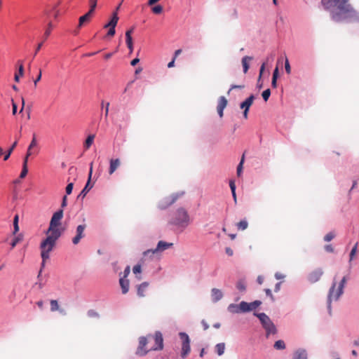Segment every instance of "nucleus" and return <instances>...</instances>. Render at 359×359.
Here are the masks:
<instances>
[{
  "label": "nucleus",
  "mask_w": 359,
  "mask_h": 359,
  "mask_svg": "<svg viewBox=\"0 0 359 359\" xmlns=\"http://www.w3.org/2000/svg\"><path fill=\"white\" fill-rule=\"evenodd\" d=\"M348 0H322L326 10H332L331 18L335 22H353L359 19L358 12L348 3Z\"/></svg>",
  "instance_id": "nucleus-1"
},
{
  "label": "nucleus",
  "mask_w": 359,
  "mask_h": 359,
  "mask_svg": "<svg viewBox=\"0 0 359 359\" xmlns=\"http://www.w3.org/2000/svg\"><path fill=\"white\" fill-rule=\"evenodd\" d=\"M46 238L41 243V256L42 259L47 260L49 259L50 252L53 250L57 240L60 237V236L46 233Z\"/></svg>",
  "instance_id": "nucleus-2"
},
{
  "label": "nucleus",
  "mask_w": 359,
  "mask_h": 359,
  "mask_svg": "<svg viewBox=\"0 0 359 359\" xmlns=\"http://www.w3.org/2000/svg\"><path fill=\"white\" fill-rule=\"evenodd\" d=\"M190 222L189 216L187 211L182 208H178L172 215L170 221L171 224L175 225L179 228H186Z\"/></svg>",
  "instance_id": "nucleus-3"
},
{
  "label": "nucleus",
  "mask_w": 359,
  "mask_h": 359,
  "mask_svg": "<svg viewBox=\"0 0 359 359\" xmlns=\"http://www.w3.org/2000/svg\"><path fill=\"white\" fill-rule=\"evenodd\" d=\"M63 217V210L60 209L55 212L50 221L49 227L46 231V233H52L57 236H61L62 229H60L61 224V219Z\"/></svg>",
  "instance_id": "nucleus-4"
},
{
  "label": "nucleus",
  "mask_w": 359,
  "mask_h": 359,
  "mask_svg": "<svg viewBox=\"0 0 359 359\" xmlns=\"http://www.w3.org/2000/svg\"><path fill=\"white\" fill-rule=\"evenodd\" d=\"M346 282V276H344L339 283L337 290H335L337 283L335 281L333 282L328 294V309L330 314H331V302L332 300H337L339 298V297L342 294L343 289L344 287Z\"/></svg>",
  "instance_id": "nucleus-5"
},
{
  "label": "nucleus",
  "mask_w": 359,
  "mask_h": 359,
  "mask_svg": "<svg viewBox=\"0 0 359 359\" xmlns=\"http://www.w3.org/2000/svg\"><path fill=\"white\" fill-rule=\"evenodd\" d=\"M255 315L259 319L263 327L266 330L267 337L270 334H275L276 333V327L267 315L264 313H255Z\"/></svg>",
  "instance_id": "nucleus-6"
},
{
  "label": "nucleus",
  "mask_w": 359,
  "mask_h": 359,
  "mask_svg": "<svg viewBox=\"0 0 359 359\" xmlns=\"http://www.w3.org/2000/svg\"><path fill=\"white\" fill-rule=\"evenodd\" d=\"M179 337L182 341L181 357L185 358L191 352L190 338L187 333L183 332L179 333Z\"/></svg>",
  "instance_id": "nucleus-7"
},
{
  "label": "nucleus",
  "mask_w": 359,
  "mask_h": 359,
  "mask_svg": "<svg viewBox=\"0 0 359 359\" xmlns=\"http://www.w3.org/2000/svg\"><path fill=\"white\" fill-rule=\"evenodd\" d=\"M148 338L153 339L154 344L149 348V350L160 351L163 348V339L161 332L157 331L154 335H149Z\"/></svg>",
  "instance_id": "nucleus-8"
},
{
  "label": "nucleus",
  "mask_w": 359,
  "mask_h": 359,
  "mask_svg": "<svg viewBox=\"0 0 359 359\" xmlns=\"http://www.w3.org/2000/svg\"><path fill=\"white\" fill-rule=\"evenodd\" d=\"M150 339L145 337H141L139 339V345L136 351L137 355L143 356L146 355L150 350L147 348V345L149 342Z\"/></svg>",
  "instance_id": "nucleus-9"
},
{
  "label": "nucleus",
  "mask_w": 359,
  "mask_h": 359,
  "mask_svg": "<svg viewBox=\"0 0 359 359\" xmlns=\"http://www.w3.org/2000/svg\"><path fill=\"white\" fill-rule=\"evenodd\" d=\"M172 245H173L172 243H168V242H165L163 241H160L158 243L157 246L155 249L148 250L147 251H145L144 252V255L146 256L149 254H154V253H156L158 252H163V251L171 248Z\"/></svg>",
  "instance_id": "nucleus-10"
},
{
  "label": "nucleus",
  "mask_w": 359,
  "mask_h": 359,
  "mask_svg": "<svg viewBox=\"0 0 359 359\" xmlns=\"http://www.w3.org/2000/svg\"><path fill=\"white\" fill-rule=\"evenodd\" d=\"M255 96L253 95H250L245 101L241 103L240 108L243 109V117L245 119L248 118V111L250 107L252 106Z\"/></svg>",
  "instance_id": "nucleus-11"
},
{
  "label": "nucleus",
  "mask_w": 359,
  "mask_h": 359,
  "mask_svg": "<svg viewBox=\"0 0 359 359\" xmlns=\"http://www.w3.org/2000/svg\"><path fill=\"white\" fill-rule=\"evenodd\" d=\"M178 198L177 194H173L163 198L158 203V207L161 209H165L172 204H173Z\"/></svg>",
  "instance_id": "nucleus-12"
},
{
  "label": "nucleus",
  "mask_w": 359,
  "mask_h": 359,
  "mask_svg": "<svg viewBox=\"0 0 359 359\" xmlns=\"http://www.w3.org/2000/svg\"><path fill=\"white\" fill-rule=\"evenodd\" d=\"M86 229V224H80L76 227V236L72 238L74 245L79 243L81 238L85 236L84 231Z\"/></svg>",
  "instance_id": "nucleus-13"
},
{
  "label": "nucleus",
  "mask_w": 359,
  "mask_h": 359,
  "mask_svg": "<svg viewBox=\"0 0 359 359\" xmlns=\"http://www.w3.org/2000/svg\"><path fill=\"white\" fill-rule=\"evenodd\" d=\"M323 274V271L321 269H314L308 275V280L310 283H314L320 279Z\"/></svg>",
  "instance_id": "nucleus-14"
},
{
  "label": "nucleus",
  "mask_w": 359,
  "mask_h": 359,
  "mask_svg": "<svg viewBox=\"0 0 359 359\" xmlns=\"http://www.w3.org/2000/svg\"><path fill=\"white\" fill-rule=\"evenodd\" d=\"M228 104V101L226 98L224 96L219 97L218 100V104L217 107V113L220 118H222L224 115V109L226 108Z\"/></svg>",
  "instance_id": "nucleus-15"
},
{
  "label": "nucleus",
  "mask_w": 359,
  "mask_h": 359,
  "mask_svg": "<svg viewBox=\"0 0 359 359\" xmlns=\"http://www.w3.org/2000/svg\"><path fill=\"white\" fill-rule=\"evenodd\" d=\"M121 161L119 158H111L109 161V174L112 175L120 166Z\"/></svg>",
  "instance_id": "nucleus-16"
},
{
  "label": "nucleus",
  "mask_w": 359,
  "mask_h": 359,
  "mask_svg": "<svg viewBox=\"0 0 359 359\" xmlns=\"http://www.w3.org/2000/svg\"><path fill=\"white\" fill-rule=\"evenodd\" d=\"M149 286V283L147 282H144L140 285H137V295L140 297H145L146 292Z\"/></svg>",
  "instance_id": "nucleus-17"
},
{
  "label": "nucleus",
  "mask_w": 359,
  "mask_h": 359,
  "mask_svg": "<svg viewBox=\"0 0 359 359\" xmlns=\"http://www.w3.org/2000/svg\"><path fill=\"white\" fill-rule=\"evenodd\" d=\"M211 297L213 302H217L223 297L222 292L217 288H213L211 290Z\"/></svg>",
  "instance_id": "nucleus-18"
},
{
  "label": "nucleus",
  "mask_w": 359,
  "mask_h": 359,
  "mask_svg": "<svg viewBox=\"0 0 359 359\" xmlns=\"http://www.w3.org/2000/svg\"><path fill=\"white\" fill-rule=\"evenodd\" d=\"M120 286L121 287V291L123 294H126L129 290L130 283L128 279L124 278H121L119 280Z\"/></svg>",
  "instance_id": "nucleus-19"
},
{
  "label": "nucleus",
  "mask_w": 359,
  "mask_h": 359,
  "mask_svg": "<svg viewBox=\"0 0 359 359\" xmlns=\"http://www.w3.org/2000/svg\"><path fill=\"white\" fill-rule=\"evenodd\" d=\"M92 15L93 13L88 12L85 15L81 16L79 20L78 28H81L84 23L88 22L90 20Z\"/></svg>",
  "instance_id": "nucleus-20"
},
{
  "label": "nucleus",
  "mask_w": 359,
  "mask_h": 359,
  "mask_svg": "<svg viewBox=\"0 0 359 359\" xmlns=\"http://www.w3.org/2000/svg\"><path fill=\"white\" fill-rule=\"evenodd\" d=\"M252 57L250 56H245L242 58V65L243 67V72L245 74L248 72L249 69L248 62L252 60Z\"/></svg>",
  "instance_id": "nucleus-21"
},
{
  "label": "nucleus",
  "mask_w": 359,
  "mask_h": 359,
  "mask_svg": "<svg viewBox=\"0 0 359 359\" xmlns=\"http://www.w3.org/2000/svg\"><path fill=\"white\" fill-rule=\"evenodd\" d=\"M90 180H91V178L88 179V182H87L86 186L84 187V188L83 189V190L81 191L79 197L81 196L82 198H84L86 196V195L87 194V193L91 189V188L93 187V185H90Z\"/></svg>",
  "instance_id": "nucleus-22"
},
{
  "label": "nucleus",
  "mask_w": 359,
  "mask_h": 359,
  "mask_svg": "<svg viewBox=\"0 0 359 359\" xmlns=\"http://www.w3.org/2000/svg\"><path fill=\"white\" fill-rule=\"evenodd\" d=\"M18 62L20 63L18 73H16L15 74V77H14V80L16 82H19L20 77L24 75V67H23L22 62V61H18Z\"/></svg>",
  "instance_id": "nucleus-23"
},
{
  "label": "nucleus",
  "mask_w": 359,
  "mask_h": 359,
  "mask_svg": "<svg viewBox=\"0 0 359 359\" xmlns=\"http://www.w3.org/2000/svg\"><path fill=\"white\" fill-rule=\"evenodd\" d=\"M294 359H307V353L304 350H298L295 352Z\"/></svg>",
  "instance_id": "nucleus-24"
},
{
  "label": "nucleus",
  "mask_w": 359,
  "mask_h": 359,
  "mask_svg": "<svg viewBox=\"0 0 359 359\" xmlns=\"http://www.w3.org/2000/svg\"><path fill=\"white\" fill-rule=\"evenodd\" d=\"M95 137V135H90L88 136V137L86 138L85 143H84L85 149L87 150L91 147V145L93 143Z\"/></svg>",
  "instance_id": "nucleus-25"
},
{
  "label": "nucleus",
  "mask_w": 359,
  "mask_h": 359,
  "mask_svg": "<svg viewBox=\"0 0 359 359\" xmlns=\"http://www.w3.org/2000/svg\"><path fill=\"white\" fill-rule=\"evenodd\" d=\"M239 306H240L239 309L241 310V312H248V311H251L250 305L248 302H241L239 304Z\"/></svg>",
  "instance_id": "nucleus-26"
},
{
  "label": "nucleus",
  "mask_w": 359,
  "mask_h": 359,
  "mask_svg": "<svg viewBox=\"0 0 359 359\" xmlns=\"http://www.w3.org/2000/svg\"><path fill=\"white\" fill-rule=\"evenodd\" d=\"M239 304H231L228 306V311L231 313H241V310L239 309Z\"/></svg>",
  "instance_id": "nucleus-27"
},
{
  "label": "nucleus",
  "mask_w": 359,
  "mask_h": 359,
  "mask_svg": "<svg viewBox=\"0 0 359 359\" xmlns=\"http://www.w3.org/2000/svg\"><path fill=\"white\" fill-rule=\"evenodd\" d=\"M118 21V17L116 11H114L111 20L108 22V25L116 27Z\"/></svg>",
  "instance_id": "nucleus-28"
},
{
  "label": "nucleus",
  "mask_w": 359,
  "mask_h": 359,
  "mask_svg": "<svg viewBox=\"0 0 359 359\" xmlns=\"http://www.w3.org/2000/svg\"><path fill=\"white\" fill-rule=\"evenodd\" d=\"M237 229L238 230H245L248 226V223L246 219H243L236 224Z\"/></svg>",
  "instance_id": "nucleus-29"
},
{
  "label": "nucleus",
  "mask_w": 359,
  "mask_h": 359,
  "mask_svg": "<svg viewBox=\"0 0 359 359\" xmlns=\"http://www.w3.org/2000/svg\"><path fill=\"white\" fill-rule=\"evenodd\" d=\"M215 349L218 355H222L224 353L225 344L219 343L215 346Z\"/></svg>",
  "instance_id": "nucleus-30"
},
{
  "label": "nucleus",
  "mask_w": 359,
  "mask_h": 359,
  "mask_svg": "<svg viewBox=\"0 0 359 359\" xmlns=\"http://www.w3.org/2000/svg\"><path fill=\"white\" fill-rule=\"evenodd\" d=\"M53 28V25L52 22H49L48 24L47 28L44 32V36H43L44 41L48 38V36H50V34L51 33Z\"/></svg>",
  "instance_id": "nucleus-31"
},
{
  "label": "nucleus",
  "mask_w": 359,
  "mask_h": 359,
  "mask_svg": "<svg viewBox=\"0 0 359 359\" xmlns=\"http://www.w3.org/2000/svg\"><path fill=\"white\" fill-rule=\"evenodd\" d=\"M229 18L231 20H237L238 18V11L237 8H233L229 13Z\"/></svg>",
  "instance_id": "nucleus-32"
},
{
  "label": "nucleus",
  "mask_w": 359,
  "mask_h": 359,
  "mask_svg": "<svg viewBox=\"0 0 359 359\" xmlns=\"http://www.w3.org/2000/svg\"><path fill=\"white\" fill-rule=\"evenodd\" d=\"M273 346L277 350H283L285 348V344L283 340L276 341Z\"/></svg>",
  "instance_id": "nucleus-33"
},
{
  "label": "nucleus",
  "mask_w": 359,
  "mask_h": 359,
  "mask_svg": "<svg viewBox=\"0 0 359 359\" xmlns=\"http://www.w3.org/2000/svg\"><path fill=\"white\" fill-rule=\"evenodd\" d=\"M50 311L52 312L59 311V304L57 300L52 299L50 302Z\"/></svg>",
  "instance_id": "nucleus-34"
},
{
  "label": "nucleus",
  "mask_w": 359,
  "mask_h": 359,
  "mask_svg": "<svg viewBox=\"0 0 359 359\" xmlns=\"http://www.w3.org/2000/svg\"><path fill=\"white\" fill-rule=\"evenodd\" d=\"M126 42L128 48L129 49V53L131 54L133 51V38H126Z\"/></svg>",
  "instance_id": "nucleus-35"
},
{
  "label": "nucleus",
  "mask_w": 359,
  "mask_h": 359,
  "mask_svg": "<svg viewBox=\"0 0 359 359\" xmlns=\"http://www.w3.org/2000/svg\"><path fill=\"white\" fill-rule=\"evenodd\" d=\"M236 287L241 292L245 291L246 289L245 282L243 280H240L236 284Z\"/></svg>",
  "instance_id": "nucleus-36"
},
{
  "label": "nucleus",
  "mask_w": 359,
  "mask_h": 359,
  "mask_svg": "<svg viewBox=\"0 0 359 359\" xmlns=\"http://www.w3.org/2000/svg\"><path fill=\"white\" fill-rule=\"evenodd\" d=\"M17 144H18V141L15 140L13 144H12V146L11 147V148L9 149V150L8 151L7 154L5 155L4 156V161H6L8 159V158L10 157L11 153L13 152V149L15 148V147L17 146Z\"/></svg>",
  "instance_id": "nucleus-37"
},
{
  "label": "nucleus",
  "mask_w": 359,
  "mask_h": 359,
  "mask_svg": "<svg viewBox=\"0 0 359 359\" xmlns=\"http://www.w3.org/2000/svg\"><path fill=\"white\" fill-rule=\"evenodd\" d=\"M18 219V215H16L13 219V234H15L19 231Z\"/></svg>",
  "instance_id": "nucleus-38"
},
{
  "label": "nucleus",
  "mask_w": 359,
  "mask_h": 359,
  "mask_svg": "<svg viewBox=\"0 0 359 359\" xmlns=\"http://www.w3.org/2000/svg\"><path fill=\"white\" fill-rule=\"evenodd\" d=\"M97 0H89L90 10L88 12L93 14L97 6Z\"/></svg>",
  "instance_id": "nucleus-39"
},
{
  "label": "nucleus",
  "mask_w": 359,
  "mask_h": 359,
  "mask_svg": "<svg viewBox=\"0 0 359 359\" xmlns=\"http://www.w3.org/2000/svg\"><path fill=\"white\" fill-rule=\"evenodd\" d=\"M244 158H245V154H243L242 157H241V160L237 167V175L238 176H240L241 172H242V170H243V164L244 163Z\"/></svg>",
  "instance_id": "nucleus-40"
},
{
  "label": "nucleus",
  "mask_w": 359,
  "mask_h": 359,
  "mask_svg": "<svg viewBox=\"0 0 359 359\" xmlns=\"http://www.w3.org/2000/svg\"><path fill=\"white\" fill-rule=\"evenodd\" d=\"M335 237V233L333 231L329 232L324 236V241L326 242H329L332 241Z\"/></svg>",
  "instance_id": "nucleus-41"
},
{
  "label": "nucleus",
  "mask_w": 359,
  "mask_h": 359,
  "mask_svg": "<svg viewBox=\"0 0 359 359\" xmlns=\"http://www.w3.org/2000/svg\"><path fill=\"white\" fill-rule=\"evenodd\" d=\"M271 95V90L269 88L262 92V96L265 102H266Z\"/></svg>",
  "instance_id": "nucleus-42"
},
{
  "label": "nucleus",
  "mask_w": 359,
  "mask_h": 359,
  "mask_svg": "<svg viewBox=\"0 0 359 359\" xmlns=\"http://www.w3.org/2000/svg\"><path fill=\"white\" fill-rule=\"evenodd\" d=\"M152 12L155 14H160L163 12V6L156 5L152 8Z\"/></svg>",
  "instance_id": "nucleus-43"
},
{
  "label": "nucleus",
  "mask_w": 359,
  "mask_h": 359,
  "mask_svg": "<svg viewBox=\"0 0 359 359\" xmlns=\"http://www.w3.org/2000/svg\"><path fill=\"white\" fill-rule=\"evenodd\" d=\"M357 248H358V243H356L355 244V245L353 246V248H352L351 252H350V262H351L354 257V256L356 254V252H357Z\"/></svg>",
  "instance_id": "nucleus-44"
},
{
  "label": "nucleus",
  "mask_w": 359,
  "mask_h": 359,
  "mask_svg": "<svg viewBox=\"0 0 359 359\" xmlns=\"http://www.w3.org/2000/svg\"><path fill=\"white\" fill-rule=\"evenodd\" d=\"M22 240V236L20 235L15 237L11 243V248H14L15 245Z\"/></svg>",
  "instance_id": "nucleus-45"
},
{
  "label": "nucleus",
  "mask_w": 359,
  "mask_h": 359,
  "mask_svg": "<svg viewBox=\"0 0 359 359\" xmlns=\"http://www.w3.org/2000/svg\"><path fill=\"white\" fill-rule=\"evenodd\" d=\"M250 305L251 311L255 309L257 307H258L261 304V302L256 300L253 302L249 303Z\"/></svg>",
  "instance_id": "nucleus-46"
},
{
  "label": "nucleus",
  "mask_w": 359,
  "mask_h": 359,
  "mask_svg": "<svg viewBox=\"0 0 359 359\" xmlns=\"http://www.w3.org/2000/svg\"><path fill=\"white\" fill-rule=\"evenodd\" d=\"M27 172H28L27 167L22 166V169L21 173L20 175V178H21V179L25 178L26 177V175H27Z\"/></svg>",
  "instance_id": "nucleus-47"
},
{
  "label": "nucleus",
  "mask_w": 359,
  "mask_h": 359,
  "mask_svg": "<svg viewBox=\"0 0 359 359\" xmlns=\"http://www.w3.org/2000/svg\"><path fill=\"white\" fill-rule=\"evenodd\" d=\"M36 145H37V141H36L35 135H34V137L31 141V143L28 147L29 148V150H32L34 147H36Z\"/></svg>",
  "instance_id": "nucleus-48"
},
{
  "label": "nucleus",
  "mask_w": 359,
  "mask_h": 359,
  "mask_svg": "<svg viewBox=\"0 0 359 359\" xmlns=\"http://www.w3.org/2000/svg\"><path fill=\"white\" fill-rule=\"evenodd\" d=\"M245 88V86H244V85H235V84H233V85H231V88H230V89L229 90V91H228V93H228V94H229V93H230V92H231L232 90H233V89H243V88Z\"/></svg>",
  "instance_id": "nucleus-49"
},
{
  "label": "nucleus",
  "mask_w": 359,
  "mask_h": 359,
  "mask_svg": "<svg viewBox=\"0 0 359 359\" xmlns=\"http://www.w3.org/2000/svg\"><path fill=\"white\" fill-rule=\"evenodd\" d=\"M115 33H116L115 27H111L107 34V36L112 37L114 36Z\"/></svg>",
  "instance_id": "nucleus-50"
},
{
  "label": "nucleus",
  "mask_w": 359,
  "mask_h": 359,
  "mask_svg": "<svg viewBox=\"0 0 359 359\" xmlns=\"http://www.w3.org/2000/svg\"><path fill=\"white\" fill-rule=\"evenodd\" d=\"M133 271V273L135 274L141 273V271H142L141 265L137 264V265L134 266Z\"/></svg>",
  "instance_id": "nucleus-51"
},
{
  "label": "nucleus",
  "mask_w": 359,
  "mask_h": 359,
  "mask_svg": "<svg viewBox=\"0 0 359 359\" xmlns=\"http://www.w3.org/2000/svg\"><path fill=\"white\" fill-rule=\"evenodd\" d=\"M53 11V18L56 19L60 15V11L57 8V6H54L52 8Z\"/></svg>",
  "instance_id": "nucleus-52"
},
{
  "label": "nucleus",
  "mask_w": 359,
  "mask_h": 359,
  "mask_svg": "<svg viewBox=\"0 0 359 359\" xmlns=\"http://www.w3.org/2000/svg\"><path fill=\"white\" fill-rule=\"evenodd\" d=\"M130 273V267L129 266H126L124 271H123V276L122 278H124L127 279V277Z\"/></svg>",
  "instance_id": "nucleus-53"
},
{
  "label": "nucleus",
  "mask_w": 359,
  "mask_h": 359,
  "mask_svg": "<svg viewBox=\"0 0 359 359\" xmlns=\"http://www.w3.org/2000/svg\"><path fill=\"white\" fill-rule=\"evenodd\" d=\"M74 184L73 183H69L66 187V193L67 194H70L72 191Z\"/></svg>",
  "instance_id": "nucleus-54"
},
{
  "label": "nucleus",
  "mask_w": 359,
  "mask_h": 359,
  "mask_svg": "<svg viewBox=\"0 0 359 359\" xmlns=\"http://www.w3.org/2000/svg\"><path fill=\"white\" fill-rule=\"evenodd\" d=\"M265 67H266V62H263L261 65V67H260V69H259V81L260 80V79L262 78V76L263 74V72L265 69Z\"/></svg>",
  "instance_id": "nucleus-55"
},
{
  "label": "nucleus",
  "mask_w": 359,
  "mask_h": 359,
  "mask_svg": "<svg viewBox=\"0 0 359 359\" xmlns=\"http://www.w3.org/2000/svg\"><path fill=\"white\" fill-rule=\"evenodd\" d=\"M285 68L286 72L287 74H290L291 69H290V63H289V61L287 59H286V60H285Z\"/></svg>",
  "instance_id": "nucleus-56"
},
{
  "label": "nucleus",
  "mask_w": 359,
  "mask_h": 359,
  "mask_svg": "<svg viewBox=\"0 0 359 359\" xmlns=\"http://www.w3.org/2000/svg\"><path fill=\"white\" fill-rule=\"evenodd\" d=\"M134 31V27H131L130 29L127 30L126 32V38H132V34Z\"/></svg>",
  "instance_id": "nucleus-57"
},
{
  "label": "nucleus",
  "mask_w": 359,
  "mask_h": 359,
  "mask_svg": "<svg viewBox=\"0 0 359 359\" xmlns=\"http://www.w3.org/2000/svg\"><path fill=\"white\" fill-rule=\"evenodd\" d=\"M41 70L39 71V75L36 78V79L34 81V86L36 87L37 83L41 80Z\"/></svg>",
  "instance_id": "nucleus-58"
},
{
  "label": "nucleus",
  "mask_w": 359,
  "mask_h": 359,
  "mask_svg": "<svg viewBox=\"0 0 359 359\" xmlns=\"http://www.w3.org/2000/svg\"><path fill=\"white\" fill-rule=\"evenodd\" d=\"M67 205V196H65L62 198V203H61V208L62 209L65 208Z\"/></svg>",
  "instance_id": "nucleus-59"
},
{
  "label": "nucleus",
  "mask_w": 359,
  "mask_h": 359,
  "mask_svg": "<svg viewBox=\"0 0 359 359\" xmlns=\"http://www.w3.org/2000/svg\"><path fill=\"white\" fill-rule=\"evenodd\" d=\"M229 186L231 188V191L232 194H234V191H236V185L233 181L231 180L229 182Z\"/></svg>",
  "instance_id": "nucleus-60"
},
{
  "label": "nucleus",
  "mask_w": 359,
  "mask_h": 359,
  "mask_svg": "<svg viewBox=\"0 0 359 359\" xmlns=\"http://www.w3.org/2000/svg\"><path fill=\"white\" fill-rule=\"evenodd\" d=\"M325 250L328 252H334V248L332 245H326L325 246Z\"/></svg>",
  "instance_id": "nucleus-61"
},
{
  "label": "nucleus",
  "mask_w": 359,
  "mask_h": 359,
  "mask_svg": "<svg viewBox=\"0 0 359 359\" xmlns=\"http://www.w3.org/2000/svg\"><path fill=\"white\" fill-rule=\"evenodd\" d=\"M175 57H173V59L172 60V61H170L168 64V68H171V67H173L175 66Z\"/></svg>",
  "instance_id": "nucleus-62"
},
{
  "label": "nucleus",
  "mask_w": 359,
  "mask_h": 359,
  "mask_svg": "<svg viewBox=\"0 0 359 359\" xmlns=\"http://www.w3.org/2000/svg\"><path fill=\"white\" fill-rule=\"evenodd\" d=\"M278 68L276 67L274 71H273V79H277L278 78Z\"/></svg>",
  "instance_id": "nucleus-63"
},
{
  "label": "nucleus",
  "mask_w": 359,
  "mask_h": 359,
  "mask_svg": "<svg viewBox=\"0 0 359 359\" xmlns=\"http://www.w3.org/2000/svg\"><path fill=\"white\" fill-rule=\"evenodd\" d=\"M140 62V60L139 58L136 57L135 59H133L131 62H130V65L132 66H135L138 62Z\"/></svg>",
  "instance_id": "nucleus-64"
}]
</instances>
